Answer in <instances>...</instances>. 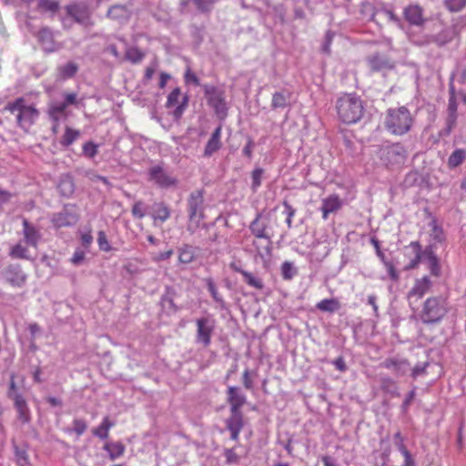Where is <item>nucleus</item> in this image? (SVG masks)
<instances>
[{"mask_svg":"<svg viewBox=\"0 0 466 466\" xmlns=\"http://www.w3.org/2000/svg\"><path fill=\"white\" fill-rule=\"evenodd\" d=\"M433 248L434 246L431 244L422 250L419 241L410 242L409 246L405 247V250L407 252L406 254L412 256V258L409 264L405 266V269H413L417 268L421 261L427 260L431 274L439 277L441 274V267Z\"/></svg>","mask_w":466,"mask_h":466,"instance_id":"f257e3e1","label":"nucleus"},{"mask_svg":"<svg viewBox=\"0 0 466 466\" xmlns=\"http://www.w3.org/2000/svg\"><path fill=\"white\" fill-rule=\"evenodd\" d=\"M339 119L346 125L358 123L363 116L364 106L361 98L354 93L344 94L336 102Z\"/></svg>","mask_w":466,"mask_h":466,"instance_id":"f03ea898","label":"nucleus"},{"mask_svg":"<svg viewBox=\"0 0 466 466\" xmlns=\"http://www.w3.org/2000/svg\"><path fill=\"white\" fill-rule=\"evenodd\" d=\"M5 110L15 116L17 126L25 131H28L39 116V111L35 105L28 103L24 96L9 102Z\"/></svg>","mask_w":466,"mask_h":466,"instance_id":"7ed1b4c3","label":"nucleus"},{"mask_svg":"<svg viewBox=\"0 0 466 466\" xmlns=\"http://www.w3.org/2000/svg\"><path fill=\"white\" fill-rule=\"evenodd\" d=\"M412 122L410 111L405 106H400L387 111L384 125L390 134L402 136L410 131Z\"/></svg>","mask_w":466,"mask_h":466,"instance_id":"20e7f679","label":"nucleus"},{"mask_svg":"<svg viewBox=\"0 0 466 466\" xmlns=\"http://www.w3.org/2000/svg\"><path fill=\"white\" fill-rule=\"evenodd\" d=\"M448 311V302L444 297H431L423 303L420 318L425 324H434L440 322Z\"/></svg>","mask_w":466,"mask_h":466,"instance_id":"39448f33","label":"nucleus"},{"mask_svg":"<svg viewBox=\"0 0 466 466\" xmlns=\"http://www.w3.org/2000/svg\"><path fill=\"white\" fill-rule=\"evenodd\" d=\"M196 342L208 348L211 343V337L215 330L216 321L211 317H202L196 320Z\"/></svg>","mask_w":466,"mask_h":466,"instance_id":"423d86ee","label":"nucleus"},{"mask_svg":"<svg viewBox=\"0 0 466 466\" xmlns=\"http://www.w3.org/2000/svg\"><path fill=\"white\" fill-rule=\"evenodd\" d=\"M380 157L387 166H395L404 163L407 153L405 148L397 143L380 148Z\"/></svg>","mask_w":466,"mask_h":466,"instance_id":"0eeeda50","label":"nucleus"},{"mask_svg":"<svg viewBox=\"0 0 466 466\" xmlns=\"http://www.w3.org/2000/svg\"><path fill=\"white\" fill-rule=\"evenodd\" d=\"M66 15L76 23L86 27L93 25L91 21V13L88 6L85 4L74 3L66 5Z\"/></svg>","mask_w":466,"mask_h":466,"instance_id":"6e6552de","label":"nucleus"},{"mask_svg":"<svg viewBox=\"0 0 466 466\" xmlns=\"http://www.w3.org/2000/svg\"><path fill=\"white\" fill-rule=\"evenodd\" d=\"M187 104H188L187 96H182L180 88L176 87L167 96L166 106L167 108L176 106V108L173 111V116L176 120H178L181 118L185 109L187 106Z\"/></svg>","mask_w":466,"mask_h":466,"instance_id":"1a4fd4ad","label":"nucleus"},{"mask_svg":"<svg viewBox=\"0 0 466 466\" xmlns=\"http://www.w3.org/2000/svg\"><path fill=\"white\" fill-rule=\"evenodd\" d=\"M205 95L208 105L214 108L216 114L222 117L225 116L227 106L223 92L218 90L215 86H207L205 88Z\"/></svg>","mask_w":466,"mask_h":466,"instance_id":"9d476101","label":"nucleus"},{"mask_svg":"<svg viewBox=\"0 0 466 466\" xmlns=\"http://www.w3.org/2000/svg\"><path fill=\"white\" fill-rule=\"evenodd\" d=\"M149 180L160 187L176 186L177 179L160 166H154L148 171Z\"/></svg>","mask_w":466,"mask_h":466,"instance_id":"9b49d317","label":"nucleus"},{"mask_svg":"<svg viewBox=\"0 0 466 466\" xmlns=\"http://www.w3.org/2000/svg\"><path fill=\"white\" fill-rule=\"evenodd\" d=\"M3 276L9 284L17 288L23 287L27 278L19 264H11L7 266L3 271Z\"/></svg>","mask_w":466,"mask_h":466,"instance_id":"f8f14e48","label":"nucleus"},{"mask_svg":"<svg viewBox=\"0 0 466 466\" xmlns=\"http://www.w3.org/2000/svg\"><path fill=\"white\" fill-rule=\"evenodd\" d=\"M226 428L230 432V438L238 441L239 433L244 427V416L241 410H230L229 417L226 420Z\"/></svg>","mask_w":466,"mask_h":466,"instance_id":"ddd939ff","label":"nucleus"},{"mask_svg":"<svg viewBox=\"0 0 466 466\" xmlns=\"http://www.w3.org/2000/svg\"><path fill=\"white\" fill-rule=\"evenodd\" d=\"M177 292L174 288L167 286L164 294L160 299L161 310L167 315H172L178 310V307L175 304Z\"/></svg>","mask_w":466,"mask_h":466,"instance_id":"4468645a","label":"nucleus"},{"mask_svg":"<svg viewBox=\"0 0 466 466\" xmlns=\"http://www.w3.org/2000/svg\"><path fill=\"white\" fill-rule=\"evenodd\" d=\"M227 400L230 405V410H241V407L246 403L247 398L240 388L229 386L227 390Z\"/></svg>","mask_w":466,"mask_h":466,"instance_id":"2eb2a0df","label":"nucleus"},{"mask_svg":"<svg viewBox=\"0 0 466 466\" xmlns=\"http://www.w3.org/2000/svg\"><path fill=\"white\" fill-rule=\"evenodd\" d=\"M79 217L76 213L69 212L68 210H64L59 213H56L53 215L51 221L55 228H64V227H71L76 224Z\"/></svg>","mask_w":466,"mask_h":466,"instance_id":"dca6fc26","label":"nucleus"},{"mask_svg":"<svg viewBox=\"0 0 466 466\" xmlns=\"http://www.w3.org/2000/svg\"><path fill=\"white\" fill-rule=\"evenodd\" d=\"M403 15L405 20L412 25L420 26L424 24L423 9L419 5H410L404 8Z\"/></svg>","mask_w":466,"mask_h":466,"instance_id":"f3484780","label":"nucleus"},{"mask_svg":"<svg viewBox=\"0 0 466 466\" xmlns=\"http://www.w3.org/2000/svg\"><path fill=\"white\" fill-rule=\"evenodd\" d=\"M14 408L16 411L17 420L21 424H28L31 421V411L25 399L23 396H15L14 400Z\"/></svg>","mask_w":466,"mask_h":466,"instance_id":"a211bd4d","label":"nucleus"},{"mask_svg":"<svg viewBox=\"0 0 466 466\" xmlns=\"http://www.w3.org/2000/svg\"><path fill=\"white\" fill-rule=\"evenodd\" d=\"M380 366L391 370L396 376H403L410 370V363L404 359L389 358Z\"/></svg>","mask_w":466,"mask_h":466,"instance_id":"6ab92c4d","label":"nucleus"},{"mask_svg":"<svg viewBox=\"0 0 466 466\" xmlns=\"http://www.w3.org/2000/svg\"><path fill=\"white\" fill-rule=\"evenodd\" d=\"M432 282L429 277L425 276L421 279H418L415 280L414 286L408 293V298L411 299L412 298H416L419 299L422 298L431 288Z\"/></svg>","mask_w":466,"mask_h":466,"instance_id":"aec40b11","label":"nucleus"},{"mask_svg":"<svg viewBox=\"0 0 466 466\" xmlns=\"http://www.w3.org/2000/svg\"><path fill=\"white\" fill-rule=\"evenodd\" d=\"M221 131L222 127L218 126L212 133L204 149L205 157H211L221 147Z\"/></svg>","mask_w":466,"mask_h":466,"instance_id":"412c9836","label":"nucleus"},{"mask_svg":"<svg viewBox=\"0 0 466 466\" xmlns=\"http://www.w3.org/2000/svg\"><path fill=\"white\" fill-rule=\"evenodd\" d=\"M368 65L372 72H379L384 69L392 68L388 57L385 56L375 54L368 57Z\"/></svg>","mask_w":466,"mask_h":466,"instance_id":"4be33fe9","label":"nucleus"},{"mask_svg":"<svg viewBox=\"0 0 466 466\" xmlns=\"http://www.w3.org/2000/svg\"><path fill=\"white\" fill-rule=\"evenodd\" d=\"M23 227L25 242L32 247H36L41 238L39 231L27 219L23 220Z\"/></svg>","mask_w":466,"mask_h":466,"instance_id":"5701e85b","label":"nucleus"},{"mask_svg":"<svg viewBox=\"0 0 466 466\" xmlns=\"http://www.w3.org/2000/svg\"><path fill=\"white\" fill-rule=\"evenodd\" d=\"M231 268L236 272L240 273L243 276L244 281L250 287H253L257 289H262L264 288V284L261 279L253 276L251 273L235 266L234 264L231 265Z\"/></svg>","mask_w":466,"mask_h":466,"instance_id":"b1692460","label":"nucleus"},{"mask_svg":"<svg viewBox=\"0 0 466 466\" xmlns=\"http://www.w3.org/2000/svg\"><path fill=\"white\" fill-rule=\"evenodd\" d=\"M448 117H447V127L449 131H451L457 124V110L458 102L457 97L449 98L448 104Z\"/></svg>","mask_w":466,"mask_h":466,"instance_id":"393cba45","label":"nucleus"},{"mask_svg":"<svg viewBox=\"0 0 466 466\" xmlns=\"http://www.w3.org/2000/svg\"><path fill=\"white\" fill-rule=\"evenodd\" d=\"M37 37L46 50L48 52H53L55 50L53 34L50 29L43 28L39 30Z\"/></svg>","mask_w":466,"mask_h":466,"instance_id":"a878e982","label":"nucleus"},{"mask_svg":"<svg viewBox=\"0 0 466 466\" xmlns=\"http://www.w3.org/2000/svg\"><path fill=\"white\" fill-rule=\"evenodd\" d=\"M114 422L109 420L108 417H105L101 422V424L92 430V433L94 436L106 440L108 438L109 430L114 426Z\"/></svg>","mask_w":466,"mask_h":466,"instance_id":"bb28decb","label":"nucleus"},{"mask_svg":"<svg viewBox=\"0 0 466 466\" xmlns=\"http://www.w3.org/2000/svg\"><path fill=\"white\" fill-rule=\"evenodd\" d=\"M466 159V150L458 148L454 150L449 157L447 166L450 169L456 168L461 166Z\"/></svg>","mask_w":466,"mask_h":466,"instance_id":"cd10ccee","label":"nucleus"},{"mask_svg":"<svg viewBox=\"0 0 466 466\" xmlns=\"http://www.w3.org/2000/svg\"><path fill=\"white\" fill-rule=\"evenodd\" d=\"M316 308L323 312L333 313L339 309L340 304L336 299H325L318 302Z\"/></svg>","mask_w":466,"mask_h":466,"instance_id":"c85d7f7f","label":"nucleus"},{"mask_svg":"<svg viewBox=\"0 0 466 466\" xmlns=\"http://www.w3.org/2000/svg\"><path fill=\"white\" fill-rule=\"evenodd\" d=\"M196 250L190 245H184L178 250V260L182 264H188L194 260Z\"/></svg>","mask_w":466,"mask_h":466,"instance_id":"c756f323","label":"nucleus"},{"mask_svg":"<svg viewBox=\"0 0 466 466\" xmlns=\"http://www.w3.org/2000/svg\"><path fill=\"white\" fill-rule=\"evenodd\" d=\"M59 6L57 0H38L37 10L41 13L55 15L59 10Z\"/></svg>","mask_w":466,"mask_h":466,"instance_id":"7c9ffc66","label":"nucleus"},{"mask_svg":"<svg viewBox=\"0 0 466 466\" xmlns=\"http://www.w3.org/2000/svg\"><path fill=\"white\" fill-rule=\"evenodd\" d=\"M380 388L383 391L390 394L391 396H399L398 387L396 382L388 376L380 377Z\"/></svg>","mask_w":466,"mask_h":466,"instance_id":"2f4dec72","label":"nucleus"},{"mask_svg":"<svg viewBox=\"0 0 466 466\" xmlns=\"http://www.w3.org/2000/svg\"><path fill=\"white\" fill-rule=\"evenodd\" d=\"M80 136V132L70 127H66L65 133L60 139V144L63 147H69L72 145Z\"/></svg>","mask_w":466,"mask_h":466,"instance_id":"473e14b6","label":"nucleus"},{"mask_svg":"<svg viewBox=\"0 0 466 466\" xmlns=\"http://www.w3.org/2000/svg\"><path fill=\"white\" fill-rule=\"evenodd\" d=\"M104 450L108 452L111 460H115L124 453L125 446L121 442H106Z\"/></svg>","mask_w":466,"mask_h":466,"instance_id":"72a5a7b5","label":"nucleus"},{"mask_svg":"<svg viewBox=\"0 0 466 466\" xmlns=\"http://www.w3.org/2000/svg\"><path fill=\"white\" fill-rule=\"evenodd\" d=\"M57 188L63 196L68 197L73 194L75 185L72 178L66 176L60 179Z\"/></svg>","mask_w":466,"mask_h":466,"instance_id":"f704fd0d","label":"nucleus"},{"mask_svg":"<svg viewBox=\"0 0 466 466\" xmlns=\"http://www.w3.org/2000/svg\"><path fill=\"white\" fill-rule=\"evenodd\" d=\"M78 70V66L74 62H69L58 68L60 76L63 79L73 77Z\"/></svg>","mask_w":466,"mask_h":466,"instance_id":"c9c22d12","label":"nucleus"},{"mask_svg":"<svg viewBox=\"0 0 466 466\" xmlns=\"http://www.w3.org/2000/svg\"><path fill=\"white\" fill-rule=\"evenodd\" d=\"M145 54L137 47H129L126 50L125 57L133 64L139 63L144 58Z\"/></svg>","mask_w":466,"mask_h":466,"instance_id":"e433bc0d","label":"nucleus"},{"mask_svg":"<svg viewBox=\"0 0 466 466\" xmlns=\"http://www.w3.org/2000/svg\"><path fill=\"white\" fill-rule=\"evenodd\" d=\"M430 226L431 227V237L432 239L438 243L443 242L445 240L443 230L437 225V220L434 218L430 222Z\"/></svg>","mask_w":466,"mask_h":466,"instance_id":"4c0bfd02","label":"nucleus"},{"mask_svg":"<svg viewBox=\"0 0 466 466\" xmlns=\"http://www.w3.org/2000/svg\"><path fill=\"white\" fill-rule=\"evenodd\" d=\"M251 231L254 234V236L258 238H266L267 244L263 247L265 253L267 255H269L270 253V248H269V240L268 239V237L265 235V229L263 228H259L256 222H253L251 227Z\"/></svg>","mask_w":466,"mask_h":466,"instance_id":"58836bf2","label":"nucleus"},{"mask_svg":"<svg viewBox=\"0 0 466 466\" xmlns=\"http://www.w3.org/2000/svg\"><path fill=\"white\" fill-rule=\"evenodd\" d=\"M28 249L26 247L23 246L21 243H18L12 247L9 255L14 258H25L27 259L29 257L27 255Z\"/></svg>","mask_w":466,"mask_h":466,"instance_id":"ea45409f","label":"nucleus"},{"mask_svg":"<svg viewBox=\"0 0 466 466\" xmlns=\"http://www.w3.org/2000/svg\"><path fill=\"white\" fill-rule=\"evenodd\" d=\"M288 104V97L281 92H276L272 96L271 106L274 109L283 108Z\"/></svg>","mask_w":466,"mask_h":466,"instance_id":"a19ab883","label":"nucleus"},{"mask_svg":"<svg viewBox=\"0 0 466 466\" xmlns=\"http://www.w3.org/2000/svg\"><path fill=\"white\" fill-rule=\"evenodd\" d=\"M66 108L67 106L64 102L52 105L48 110L49 116L56 122L59 119V115L64 114Z\"/></svg>","mask_w":466,"mask_h":466,"instance_id":"79ce46f5","label":"nucleus"},{"mask_svg":"<svg viewBox=\"0 0 466 466\" xmlns=\"http://www.w3.org/2000/svg\"><path fill=\"white\" fill-rule=\"evenodd\" d=\"M202 206H189L188 216L191 223H195L198 226L202 218Z\"/></svg>","mask_w":466,"mask_h":466,"instance_id":"37998d69","label":"nucleus"},{"mask_svg":"<svg viewBox=\"0 0 466 466\" xmlns=\"http://www.w3.org/2000/svg\"><path fill=\"white\" fill-rule=\"evenodd\" d=\"M107 16L112 19L126 18L127 16V10L122 5H115L107 11Z\"/></svg>","mask_w":466,"mask_h":466,"instance_id":"c03bdc74","label":"nucleus"},{"mask_svg":"<svg viewBox=\"0 0 466 466\" xmlns=\"http://www.w3.org/2000/svg\"><path fill=\"white\" fill-rule=\"evenodd\" d=\"M444 5L450 12L456 13L466 6V0H444Z\"/></svg>","mask_w":466,"mask_h":466,"instance_id":"a18cd8bd","label":"nucleus"},{"mask_svg":"<svg viewBox=\"0 0 466 466\" xmlns=\"http://www.w3.org/2000/svg\"><path fill=\"white\" fill-rule=\"evenodd\" d=\"M297 273L296 268L293 264L289 261H285L281 265V276L284 279L289 280L291 279Z\"/></svg>","mask_w":466,"mask_h":466,"instance_id":"49530a36","label":"nucleus"},{"mask_svg":"<svg viewBox=\"0 0 466 466\" xmlns=\"http://www.w3.org/2000/svg\"><path fill=\"white\" fill-rule=\"evenodd\" d=\"M16 462L20 466H25L29 463L27 453L25 450L20 449L16 444L13 445Z\"/></svg>","mask_w":466,"mask_h":466,"instance_id":"de8ad7c7","label":"nucleus"},{"mask_svg":"<svg viewBox=\"0 0 466 466\" xmlns=\"http://www.w3.org/2000/svg\"><path fill=\"white\" fill-rule=\"evenodd\" d=\"M207 287L213 299L223 306L224 300L222 297L218 294L216 285L211 279H207Z\"/></svg>","mask_w":466,"mask_h":466,"instance_id":"09e8293b","label":"nucleus"},{"mask_svg":"<svg viewBox=\"0 0 466 466\" xmlns=\"http://www.w3.org/2000/svg\"><path fill=\"white\" fill-rule=\"evenodd\" d=\"M223 454L227 464H238L239 462V456L233 448L225 449Z\"/></svg>","mask_w":466,"mask_h":466,"instance_id":"8fccbe9b","label":"nucleus"},{"mask_svg":"<svg viewBox=\"0 0 466 466\" xmlns=\"http://www.w3.org/2000/svg\"><path fill=\"white\" fill-rule=\"evenodd\" d=\"M15 373H12L10 376V383H9V388H8V391H7V397L10 400H12L13 401L15 400V396H22L17 391V387H16V384L15 381Z\"/></svg>","mask_w":466,"mask_h":466,"instance_id":"3c124183","label":"nucleus"},{"mask_svg":"<svg viewBox=\"0 0 466 466\" xmlns=\"http://www.w3.org/2000/svg\"><path fill=\"white\" fill-rule=\"evenodd\" d=\"M428 366H429V362H422V363L416 364L411 369V377L413 379H416L420 376L424 375L426 373V369L428 368Z\"/></svg>","mask_w":466,"mask_h":466,"instance_id":"603ef678","label":"nucleus"},{"mask_svg":"<svg viewBox=\"0 0 466 466\" xmlns=\"http://www.w3.org/2000/svg\"><path fill=\"white\" fill-rule=\"evenodd\" d=\"M82 148L85 156L90 158L94 157L97 154V146L91 141L85 143Z\"/></svg>","mask_w":466,"mask_h":466,"instance_id":"864d4df0","label":"nucleus"},{"mask_svg":"<svg viewBox=\"0 0 466 466\" xmlns=\"http://www.w3.org/2000/svg\"><path fill=\"white\" fill-rule=\"evenodd\" d=\"M169 214L170 213L167 206H159V208L154 212L153 218L155 220L159 219L161 222H163L168 218Z\"/></svg>","mask_w":466,"mask_h":466,"instance_id":"5fc2aeb1","label":"nucleus"},{"mask_svg":"<svg viewBox=\"0 0 466 466\" xmlns=\"http://www.w3.org/2000/svg\"><path fill=\"white\" fill-rule=\"evenodd\" d=\"M73 431L78 435H82L87 428L86 422L82 419H76L73 421Z\"/></svg>","mask_w":466,"mask_h":466,"instance_id":"6e6d98bb","label":"nucleus"},{"mask_svg":"<svg viewBox=\"0 0 466 466\" xmlns=\"http://www.w3.org/2000/svg\"><path fill=\"white\" fill-rule=\"evenodd\" d=\"M393 442L398 451L402 453L407 451L406 446L404 445V438L402 437L400 431H397L393 436Z\"/></svg>","mask_w":466,"mask_h":466,"instance_id":"4d7b16f0","label":"nucleus"},{"mask_svg":"<svg viewBox=\"0 0 466 466\" xmlns=\"http://www.w3.org/2000/svg\"><path fill=\"white\" fill-rule=\"evenodd\" d=\"M97 243L101 250L108 251L111 248L104 231L98 232Z\"/></svg>","mask_w":466,"mask_h":466,"instance_id":"13d9d810","label":"nucleus"},{"mask_svg":"<svg viewBox=\"0 0 466 466\" xmlns=\"http://www.w3.org/2000/svg\"><path fill=\"white\" fill-rule=\"evenodd\" d=\"M198 9L201 12L209 11L215 0H193Z\"/></svg>","mask_w":466,"mask_h":466,"instance_id":"bf43d9fd","label":"nucleus"},{"mask_svg":"<svg viewBox=\"0 0 466 466\" xmlns=\"http://www.w3.org/2000/svg\"><path fill=\"white\" fill-rule=\"evenodd\" d=\"M185 81L186 83H192L195 86H199L200 82L197 75L191 70L190 67H187L185 72Z\"/></svg>","mask_w":466,"mask_h":466,"instance_id":"052dcab7","label":"nucleus"},{"mask_svg":"<svg viewBox=\"0 0 466 466\" xmlns=\"http://www.w3.org/2000/svg\"><path fill=\"white\" fill-rule=\"evenodd\" d=\"M262 174H263L262 168H256L252 171V174H251L252 187L254 188L258 187L261 185Z\"/></svg>","mask_w":466,"mask_h":466,"instance_id":"680f3d73","label":"nucleus"},{"mask_svg":"<svg viewBox=\"0 0 466 466\" xmlns=\"http://www.w3.org/2000/svg\"><path fill=\"white\" fill-rule=\"evenodd\" d=\"M242 381L244 387L247 390H251L253 388V382L252 380L250 379V372L248 369L245 370V371L243 372Z\"/></svg>","mask_w":466,"mask_h":466,"instance_id":"e2e57ef3","label":"nucleus"},{"mask_svg":"<svg viewBox=\"0 0 466 466\" xmlns=\"http://www.w3.org/2000/svg\"><path fill=\"white\" fill-rule=\"evenodd\" d=\"M93 242V236L91 235V232H86L81 234V243L82 246L86 248H89L90 245Z\"/></svg>","mask_w":466,"mask_h":466,"instance_id":"0e129e2a","label":"nucleus"},{"mask_svg":"<svg viewBox=\"0 0 466 466\" xmlns=\"http://www.w3.org/2000/svg\"><path fill=\"white\" fill-rule=\"evenodd\" d=\"M414 398H415V390H410V391L407 394V396H406V398H405L404 401H403V402H402V404H401V409H402V410H403V411H406V410H407L408 407L410 405V403L412 402V400H414Z\"/></svg>","mask_w":466,"mask_h":466,"instance_id":"69168bd1","label":"nucleus"},{"mask_svg":"<svg viewBox=\"0 0 466 466\" xmlns=\"http://www.w3.org/2000/svg\"><path fill=\"white\" fill-rule=\"evenodd\" d=\"M332 364L336 367V369L341 372H344L347 370V365L345 363V360L343 357L339 356L336 360L332 361Z\"/></svg>","mask_w":466,"mask_h":466,"instance_id":"338daca9","label":"nucleus"},{"mask_svg":"<svg viewBox=\"0 0 466 466\" xmlns=\"http://www.w3.org/2000/svg\"><path fill=\"white\" fill-rule=\"evenodd\" d=\"M401 454L404 457L403 466H416L415 461L408 450L402 452Z\"/></svg>","mask_w":466,"mask_h":466,"instance_id":"774afa93","label":"nucleus"}]
</instances>
